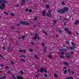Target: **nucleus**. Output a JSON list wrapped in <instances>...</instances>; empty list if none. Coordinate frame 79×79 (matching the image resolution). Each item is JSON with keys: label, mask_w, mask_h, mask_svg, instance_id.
I'll use <instances>...</instances> for the list:
<instances>
[{"label": "nucleus", "mask_w": 79, "mask_h": 79, "mask_svg": "<svg viewBox=\"0 0 79 79\" xmlns=\"http://www.w3.org/2000/svg\"><path fill=\"white\" fill-rule=\"evenodd\" d=\"M6 3V1H0V4H1L2 6H0V8L2 10H3L5 7V3Z\"/></svg>", "instance_id": "obj_1"}, {"label": "nucleus", "mask_w": 79, "mask_h": 79, "mask_svg": "<svg viewBox=\"0 0 79 79\" xmlns=\"http://www.w3.org/2000/svg\"><path fill=\"white\" fill-rule=\"evenodd\" d=\"M20 23L21 24H24L25 25H29V23H28L27 22H25L23 21H22L20 22Z\"/></svg>", "instance_id": "obj_2"}, {"label": "nucleus", "mask_w": 79, "mask_h": 79, "mask_svg": "<svg viewBox=\"0 0 79 79\" xmlns=\"http://www.w3.org/2000/svg\"><path fill=\"white\" fill-rule=\"evenodd\" d=\"M40 71L41 73H42L43 72H44V73H47V70L45 69V68H42L40 69Z\"/></svg>", "instance_id": "obj_3"}, {"label": "nucleus", "mask_w": 79, "mask_h": 79, "mask_svg": "<svg viewBox=\"0 0 79 79\" xmlns=\"http://www.w3.org/2000/svg\"><path fill=\"white\" fill-rule=\"evenodd\" d=\"M69 9L68 7H64L63 9V10L64 11V12H68Z\"/></svg>", "instance_id": "obj_4"}, {"label": "nucleus", "mask_w": 79, "mask_h": 79, "mask_svg": "<svg viewBox=\"0 0 79 79\" xmlns=\"http://www.w3.org/2000/svg\"><path fill=\"white\" fill-rule=\"evenodd\" d=\"M58 13H61L62 14L63 13H64V11H63V9H60L57 10Z\"/></svg>", "instance_id": "obj_5"}, {"label": "nucleus", "mask_w": 79, "mask_h": 79, "mask_svg": "<svg viewBox=\"0 0 79 79\" xmlns=\"http://www.w3.org/2000/svg\"><path fill=\"white\" fill-rule=\"evenodd\" d=\"M59 51L60 52H67V50L66 49H59Z\"/></svg>", "instance_id": "obj_6"}, {"label": "nucleus", "mask_w": 79, "mask_h": 79, "mask_svg": "<svg viewBox=\"0 0 79 79\" xmlns=\"http://www.w3.org/2000/svg\"><path fill=\"white\" fill-rule=\"evenodd\" d=\"M75 46H74V47L73 46V47H69V48H70V50H74V48H75Z\"/></svg>", "instance_id": "obj_7"}, {"label": "nucleus", "mask_w": 79, "mask_h": 79, "mask_svg": "<svg viewBox=\"0 0 79 79\" xmlns=\"http://www.w3.org/2000/svg\"><path fill=\"white\" fill-rule=\"evenodd\" d=\"M37 35H38L37 34V33L35 34V37L33 38V39L35 40L37 39L38 37Z\"/></svg>", "instance_id": "obj_8"}, {"label": "nucleus", "mask_w": 79, "mask_h": 79, "mask_svg": "<svg viewBox=\"0 0 79 79\" xmlns=\"http://www.w3.org/2000/svg\"><path fill=\"white\" fill-rule=\"evenodd\" d=\"M17 79H24V78H23V77H20L19 76H18L17 77Z\"/></svg>", "instance_id": "obj_9"}, {"label": "nucleus", "mask_w": 79, "mask_h": 79, "mask_svg": "<svg viewBox=\"0 0 79 79\" xmlns=\"http://www.w3.org/2000/svg\"><path fill=\"white\" fill-rule=\"evenodd\" d=\"M25 3H26L25 1L23 0H22V2L21 3V5H24L25 4Z\"/></svg>", "instance_id": "obj_10"}, {"label": "nucleus", "mask_w": 79, "mask_h": 79, "mask_svg": "<svg viewBox=\"0 0 79 79\" xmlns=\"http://www.w3.org/2000/svg\"><path fill=\"white\" fill-rule=\"evenodd\" d=\"M52 12V10H48V12L49 14V15H50V17H51V16L52 15V14L51 13V12Z\"/></svg>", "instance_id": "obj_11"}, {"label": "nucleus", "mask_w": 79, "mask_h": 79, "mask_svg": "<svg viewBox=\"0 0 79 79\" xmlns=\"http://www.w3.org/2000/svg\"><path fill=\"white\" fill-rule=\"evenodd\" d=\"M65 79H73V78L71 77H69L66 78Z\"/></svg>", "instance_id": "obj_12"}, {"label": "nucleus", "mask_w": 79, "mask_h": 79, "mask_svg": "<svg viewBox=\"0 0 79 79\" xmlns=\"http://www.w3.org/2000/svg\"><path fill=\"white\" fill-rule=\"evenodd\" d=\"M64 64L66 66H68V65H69V64H68V62H64Z\"/></svg>", "instance_id": "obj_13"}, {"label": "nucleus", "mask_w": 79, "mask_h": 79, "mask_svg": "<svg viewBox=\"0 0 79 79\" xmlns=\"http://www.w3.org/2000/svg\"><path fill=\"white\" fill-rule=\"evenodd\" d=\"M45 13H46V11L45 10L43 11V16H45Z\"/></svg>", "instance_id": "obj_14"}, {"label": "nucleus", "mask_w": 79, "mask_h": 79, "mask_svg": "<svg viewBox=\"0 0 79 79\" xmlns=\"http://www.w3.org/2000/svg\"><path fill=\"white\" fill-rule=\"evenodd\" d=\"M6 78V76L2 77L0 78V79H5Z\"/></svg>", "instance_id": "obj_15"}, {"label": "nucleus", "mask_w": 79, "mask_h": 79, "mask_svg": "<svg viewBox=\"0 0 79 79\" xmlns=\"http://www.w3.org/2000/svg\"><path fill=\"white\" fill-rule=\"evenodd\" d=\"M65 56H66L67 58H69V57L70 55H69V54H65Z\"/></svg>", "instance_id": "obj_16"}, {"label": "nucleus", "mask_w": 79, "mask_h": 79, "mask_svg": "<svg viewBox=\"0 0 79 79\" xmlns=\"http://www.w3.org/2000/svg\"><path fill=\"white\" fill-rule=\"evenodd\" d=\"M71 44L73 46V47L75 46V47H76V46L75 45V44H74V43L73 42H72Z\"/></svg>", "instance_id": "obj_17"}, {"label": "nucleus", "mask_w": 79, "mask_h": 79, "mask_svg": "<svg viewBox=\"0 0 79 79\" xmlns=\"http://www.w3.org/2000/svg\"><path fill=\"white\" fill-rule=\"evenodd\" d=\"M19 57H20L21 60H22V61H23V62H24V63H25V62H26V61H25V60L24 59H23V58H21V56H20Z\"/></svg>", "instance_id": "obj_18"}, {"label": "nucleus", "mask_w": 79, "mask_h": 79, "mask_svg": "<svg viewBox=\"0 0 79 79\" xmlns=\"http://www.w3.org/2000/svg\"><path fill=\"white\" fill-rule=\"evenodd\" d=\"M64 29H65V31H66V32H68V31H69V29H68V28H64Z\"/></svg>", "instance_id": "obj_19"}, {"label": "nucleus", "mask_w": 79, "mask_h": 79, "mask_svg": "<svg viewBox=\"0 0 79 79\" xmlns=\"http://www.w3.org/2000/svg\"><path fill=\"white\" fill-rule=\"evenodd\" d=\"M52 57V55H50L48 56V58H51Z\"/></svg>", "instance_id": "obj_20"}, {"label": "nucleus", "mask_w": 79, "mask_h": 79, "mask_svg": "<svg viewBox=\"0 0 79 79\" xmlns=\"http://www.w3.org/2000/svg\"><path fill=\"white\" fill-rule=\"evenodd\" d=\"M77 23H79V21L78 20L76 21V23H74V24H77Z\"/></svg>", "instance_id": "obj_21"}, {"label": "nucleus", "mask_w": 79, "mask_h": 79, "mask_svg": "<svg viewBox=\"0 0 79 79\" xmlns=\"http://www.w3.org/2000/svg\"><path fill=\"white\" fill-rule=\"evenodd\" d=\"M8 51H11V48L9 47L8 48Z\"/></svg>", "instance_id": "obj_22"}, {"label": "nucleus", "mask_w": 79, "mask_h": 79, "mask_svg": "<svg viewBox=\"0 0 79 79\" xmlns=\"http://www.w3.org/2000/svg\"><path fill=\"white\" fill-rule=\"evenodd\" d=\"M3 13L4 14H5V15H8V13L6 12H4Z\"/></svg>", "instance_id": "obj_23"}, {"label": "nucleus", "mask_w": 79, "mask_h": 79, "mask_svg": "<svg viewBox=\"0 0 79 79\" xmlns=\"http://www.w3.org/2000/svg\"><path fill=\"white\" fill-rule=\"evenodd\" d=\"M34 57L35 58H37V59H38V60H39V58L38 57H37V55H35L34 56Z\"/></svg>", "instance_id": "obj_24"}, {"label": "nucleus", "mask_w": 79, "mask_h": 79, "mask_svg": "<svg viewBox=\"0 0 79 79\" xmlns=\"http://www.w3.org/2000/svg\"><path fill=\"white\" fill-rule=\"evenodd\" d=\"M46 7L47 8H49V6L48 4H47L46 6Z\"/></svg>", "instance_id": "obj_25"}, {"label": "nucleus", "mask_w": 79, "mask_h": 79, "mask_svg": "<svg viewBox=\"0 0 79 79\" xmlns=\"http://www.w3.org/2000/svg\"><path fill=\"white\" fill-rule=\"evenodd\" d=\"M25 37V35H23L22 37V39H24V37Z\"/></svg>", "instance_id": "obj_26"}, {"label": "nucleus", "mask_w": 79, "mask_h": 79, "mask_svg": "<svg viewBox=\"0 0 79 79\" xmlns=\"http://www.w3.org/2000/svg\"><path fill=\"white\" fill-rule=\"evenodd\" d=\"M57 22V21H56L55 20H53V23H54V24H55V23H56Z\"/></svg>", "instance_id": "obj_27"}, {"label": "nucleus", "mask_w": 79, "mask_h": 79, "mask_svg": "<svg viewBox=\"0 0 79 79\" xmlns=\"http://www.w3.org/2000/svg\"><path fill=\"white\" fill-rule=\"evenodd\" d=\"M57 31H58V32H61V30H60V29H59L58 30H57Z\"/></svg>", "instance_id": "obj_28"}, {"label": "nucleus", "mask_w": 79, "mask_h": 79, "mask_svg": "<svg viewBox=\"0 0 79 79\" xmlns=\"http://www.w3.org/2000/svg\"><path fill=\"white\" fill-rule=\"evenodd\" d=\"M12 77L13 78V79H16V77H15V76L14 75H12Z\"/></svg>", "instance_id": "obj_29"}, {"label": "nucleus", "mask_w": 79, "mask_h": 79, "mask_svg": "<svg viewBox=\"0 0 79 79\" xmlns=\"http://www.w3.org/2000/svg\"><path fill=\"white\" fill-rule=\"evenodd\" d=\"M0 56L1 57H2V58H3V60H5V58H3V56H2V55H1V54H0Z\"/></svg>", "instance_id": "obj_30"}, {"label": "nucleus", "mask_w": 79, "mask_h": 79, "mask_svg": "<svg viewBox=\"0 0 79 79\" xmlns=\"http://www.w3.org/2000/svg\"><path fill=\"white\" fill-rule=\"evenodd\" d=\"M54 76L55 77H58V75H57V74H54Z\"/></svg>", "instance_id": "obj_31"}, {"label": "nucleus", "mask_w": 79, "mask_h": 79, "mask_svg": "<svg viewBox=\"0 0 79 79\" xmlns=\"http://www.w3.org/2000/svg\"><path fill=\"white\" fill-rule=\"evenodd\" d=\"M10 15L12 16H15V14H13V13H11Z\"/></svg>", "instance_id": "obj_32"}, {"label": "nucleus", "mask_w": 79, "mask_h": 79, "mask_svg": "<svg viewBox=\"0 0 79 79\" xmlns=\"http://www.w3.org/2000/svg\"><path fill=\"white\" fill-rule=\"evenodd\" d=\"M67 73V70H64V74H66Z\"/></svg>", "instance_id": "obj_33"}, {"label": "nucleus", "mask_w": 79, "mask_h": 79, "mask_svg": "<svg viewBox=\"0 0 79 79\" xmlns=\"http://www.w3.org/2000/svg\"><path fill=\"white\" fill-rule=\"evenodd\" d=\"M33 50L32 49H30L29 50V51L31 52H32Z\"/></svg>", "instance_id": "obj_34"}, {"label": "nucleus", "mask_w": 79, "mask_h": 79, "mask_svg": "<svg viewBox=\"0 0 79 79\" xmlns=\"http://www.w3.org/2000/svg\"><path fill=\"white\" fill-rule=\"evenodd\" d=\"M61 3H62V5H64L65 4H64V2H62Z\"/></svg>", "instance_id": "obj_35"}, {"label": "nucleus", "mask_w": 79, "mask_h": 79, "mask_svg": "<svg viewBox=\"0 0 79 79\" xmlns=\"http://www.w3.org/2000/svg\"><path fill=\"white\" fill-rule=\"evenodd\" d=\"M60 57L61 58H63V56L62 55H61Z\"/></svg>", "instance_id": "obj_36"}, {"label": "nucleus", "mask_w": 79, "mask_h": 79, "mask_svg": "<svg viewBox=\"0 0 79 79\" xmlns=\"http://www.w3.org/2000/svg\"><path fill=\"white\" fill-rule=\"evenodd\" d=\"M68 33H69V34H72L71 33V32L70 31H68Z\"/></svg>", "instance_id": "obj_37"}, {"label": "nucleus", "mask_w": 79, "mask_h": 79, "mask_svg": "<svg viewBox=\"0 0 79 79\" xmlns=\"http://www.w3.org/2000/svg\"><path fill=\"white\" fill-rule=\"evenodd\" d=\"M37 19V17H35L34 20H35H35H36V19Z\"/></svg>", "instance_id": "obj_38"}, {"label": "nucleus", "mask_w": 79, "mask_h": 79, "mask_svg": "<svg viewBox=\"0 0 79 79\" xmlns=\"http://www.w3.org/2000/svg\"><path fill=\"white\" fill-rule=\"evenodd\" d=\"M65 43H66V44H69V42L66 41Z\"/></svg>", "instance_id": "obj_39"}, {"label": "nucleus", "mask_w": 79, "mask_h": 79, "mask_svg": "<svg viewBox=\"0 0 79 79\" xmlns=\"http://www.w3.org/2000/svg\"><path fill=\"white\" fill-rule=\"evenodd\" d=\"M44 76L46 77H47V74H44Z\"/></svg>", "instance_id": "obj_40"}, {"label": "nucleus", "mask_w": 79, "mask_h": 79, "mask_svg": "<svg viewBox=\"0 0 79 79\" xmlns=\"http://www.w3.org/2000/svg\"><path fill=\"white\" fill-rule=\"evenodd\" d=\"M19 6L18 5H16L15 6V7H19Z\"/></svg>", "instance_id": "obj_41"}, {"label": "nucleus", "mask_w": 79, "mask_h": 79, "mask_svg": "<svg viewBox=\"0 0 79 79\" xmlns=\"http://www.w3.org/2000/svg\"><path fill=\"white\" fill-rule=\"evenodd\" d=\"M20 73L21 74H23V72L20 71Z\"/></svg>", "instance_id": "obj_42"}, {"label": "nucleus", "mask_w": 79, "mask_h": 79, "mask_svg": "<svg viewBox=\"0 0 79 79\" xmlns=\"http://www.w3.org/2000/svg\"><path fill=\"white\" fill-rule=\"evenodd\" d=\"M70 70L69 69L68 70V71L69 73L70 74H71V73H70Z\"/></svg>", "instance_id": "obj_43"}, {"label": "nucleus", "mask_w": 79, "mask_h": 79, "mask_svg": "<svg viewBox=\"0 0 79 79\" xmlns=\"http://www.w3.org/2000/svg\"><path fill=\"white\" fill-rule=\"evenodd\" d=\"M6 69H9V67H8V66H6L5 67Z\"/></svg>", "instance_id": "obj_44"}, {"label": "nucleus", "mask_w": 79, "mask_h": 79, "mask_svg": "<svg viewBox=\"0 0 79 79\" xmlns=\"http://www.w3.org/2000/svg\"><path fill=\"white\" fill-rule=\"evenodd\" d=\"M63 69L64 70L66 69V67L65 66L64 67H63Z\"/></svg>", "instance_id": "obj_45"}, {"label": "nucleus", "mask_w": 79, "mask_h": 79, "mask_svg": "<svg viewBox=\"0 0 79 79\" xmlns=\"http://www.w3.org/2000/svg\"><path fill=\"white\" fill-rule=\"evenodd\" d=\"M21 56H22V57H24V58H25V56L24 55H22Z\"/></svg>", "instance_id": "obj_46"}, {"label": "nucleus", "mask_w": 79, "mask_h": 79, "mask_svg": "<svg viewBox=\"0 0 79 79\" xmlns=\"http://www.w3.org/2000/svg\"><path fill=\"white\" fill-rule=\"evenodd\" d=\"M19 52H21V53H22V52H23V50H19Z\"/></svg>", "instance_id": "obj_47"}, {"label": "nucleus", "mask_w": 79, "mask_h": 79, "mask_svg": "<svg viewBox=\"0 0 79 79\" xmlns=\"http://www.w3.org/2000/svg\"><path fill=\"white\" fill-rule=\"evenodd\" d=\"M23 53H25V52H26V50H25V49H24L23 50Z\"/></svg>", "instance_id": "obj_48"}, {"label": "nucleus", "mask_w": 79, "mask_h": 79, "mask_svg": "<svg viewBox=\"0 0 79 79\" xmlns=\"http://www.w3.org/2000/svg\"><path fill=\"white\" fill-rule=\"evenodd\" d=\"M71 72L72 74H74V72L73 71H71Z\"/></svg>", "instance_id": "obj_49"}, {"label": "nucleus", "mask_w": 79, "mask_h": 79, "mask_svg": "<svg viewBox=\"0 0 79 79\" xmlns=\"http://www.w3.org/2000/svg\"><path fill=\"white\" fill-rule=\"evenodd\" d=\"M60 54H64V52H60Z\"/></svg>", "instance_id": "obj_50"}, {"label": "nucleus", "mask_w": 79, "mask_h": 79, "mask_svg": "<svg viewBox=\"0 0 79 79\" xmlns=\"http://www.w3.org/2000/svg\"><path fill=\"white\" fill-rule=\"evenodd\" d=\"M25 11H28V9L27 8L25 10Z\"/></svg>", "instance_id": "obj_51"}, {"label": "nucleus", "mask_w": 79, "mask_h": 79, "mask_svg": "<svg viewBox=\"0 0 79 79\" xmlns=\"http://www.w3.org/2000/svg\"><path fill=\"white\" fill-rule=\"evenodd\" d=\"M73 51H71L70 52L71 54H73Z\"/></svg>", "instance_id": "obj_52"}, {"label": "nucleus", "mask_w": 79, "mask_h": 79, "mask_svg": "<svg viewBox=\"0 0 79 79\" xmlns=\"http://www.w3.org/2000/svg\"><path fill=\"white\" fill-rule=\"evenodd\" d=\"M29 12H32V10H29Z\"/></svg>", "instance_id": "obj_53"}, {"label": "nucleus", "mask_w": 79, "mask_h": 79, "mask_svg": "<svg viewBox=\"0 0 79 79\" xmlns=\"http://www.w3.org/2000/svg\"><path fill=\"white\" fill-rule=\"evenodd\" d=\"M0 66H1V67H3V64H2L1 65H0Z\"/></svg>", "instance_id": "obj_54"}, {"label": "nucleus", "mask_w": 79, "mask_h": 79, "mask_svg": "<svg viewBox=\"0 0 79 79\" xmlns=\"http://www.w3.org/2000/svg\"><path fill=\"white\" fill-rule=\"evenodd\" d=\"M35 76L36 77H39V75H35Z\"/></svg>", "instance_id": "obj_55"}, {"label": "nucleus", "mask_w": 79, "mask_h": 79, "mask_svg": "<svg viewBox=\"0 0 79 79\" xmlns=\"http://www.w3.org/2000/svg\"><path fill=\"white\" fill-rule=\"evenodd\" d=\"M47 16H48V17L49 16V14H47Z\"/></svg>", "instance_id": "obj_56"}, {"label": "nucleus", "mask_w": 79, "mask_h": 79, "mask_svg": "<svg viewBox=\"0 0 79 79\" xmlns=\"http://www.w3.org/2000/svg\"><path fill=\"white\" fill-rule=\"evenodd\" d=\"M20 25H21V24H20V23H19L17 25V26H20Z\"/></svg>", "instance_id": "obj_57"}, {"label": "nucleus", "mask_w": 79, "mask_h": 79, "mask_svg": "<svg viewBox=\"0 0 79 79\" xmlns=\"http://www.w3.org/2000/svg\"><path fill=\"white\" fill-rule=\"evenodd\" d=\"M11 64H13V65L14 64V62L12 61V62H11Z\"/></svg>", "instance_id": "obj_58"}, {"label": "nucleus", "mask_w": 79, "mask_h": 79, "mask_svg": "<svg viewBox=\"0 0 79 79\" xmlns=\"http://www.w3.org/2000/svg\"><path fill=\"white\" fill-rule=\"evenodd\" d=\"M7 73H11V72H10V71H9L7 72Z\"/></svg>", "instance_id": "obj_59"}, {"label": "nucleus", "mask_w": 79, "mask_h": 79, "mask_svg": "<svg viewBox=\"0 0 79 79\" xmlns=\"http://www.w3.org/2000/svg\"><path fill=\"white\" fill-rule=\"evenodd\" d=\"M43 33H44V34H45V35L47 34V33H45L44 31H43Z\"/></svg>", "instance_id": "obj_60"}, {"label": "nucleus", "mask_w": 79, "mask_h": 79, "mask_svg": "<svg viewBox=\"0 0 79 79\" xmlns=\"http://www.w3.org/2000/svg\"><path fill=\"white\" fill-rule=\"evenodd\" d=\"M2 48L3 49H5V47L4 46H3V47H2Z\"/></svg>", "instance_id": "obj_61"}, {"label": "nucleus", "mask_w": 79, "mask_h": 79, "mask_svg": "<svg viewBox=\"0 0 79 79\" xmlns=\"http://www.w3.org/2000/svg\"><path fill=\"white\" fill-rule=\"evenodd\" d=\"M47 50H46V49H44V52H45Z\"/></svg>", "instance_id": "obj_62"}, {"label": "nucleus", "mask_w": 79, "mask_h": 79, "mask_svg": "<svg viewBox=\"0 0 79 79\" xmlns=\"http://www.w3.org/2000/svg\"><path fill=\"white\" fill-rule=\"evenodd\" d=\"M64 19V20H68V19H66V18H65V19Z\"/></svg>", "instance_id": "obj_63"}, {"label": "nucleus", "mask_w": 79, "mask_h": 79, "mask_svg": "<svg viewBox=\"0 0 79 79\" xmlns=\"http://www.w3.org/2000/svg\"><path fill=\"white\" fill-rule=\"evenodd\" d=\"M42 46H44V44L43 43V44H42Z\"/></svg>", "instance_id": "obj_64"}]
</instances>
